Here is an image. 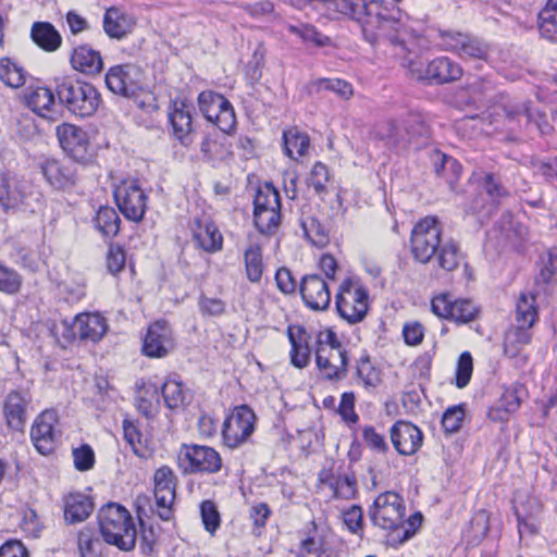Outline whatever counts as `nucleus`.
<instances>
[{"label": "nucleus", "instance_id": "obj_1", "mask_svg": "<svg viewBox=\"0 0 557 557\" xmlns=\"http://www.w3.org/2000/svg\"><path fill=\"white\" fill-rule=\"evenodd\" d=\"M411 253L413 258L423 264L436 260L444 271L456 270L462 255L458 245L453 240H442V230L435 218L428 216L419 221L411 232Z\"/></svg>", "mask_w": 557, "mask_h": 557}, {"label": "nucleus", "instance_id": "obj_2", "mask_svg": "<svg viewBox=\"0 0 557 557\" xmlns=\"http://www.w3.org/2000/svg\"><path fill=\"white\" fill-rule=\"evenodd\" d=\"M334 8L342 14L348 15L362 23L364 37L371 44L387 38L391 42H398L397 37L391 36L389 30L395 21L380 11L376 0H332Z\"/></svg>", "mask_w": 557, "mask_h": 557}, {"label": "nucleus", "instance_id": "obj_3", "mask_svg": "<svg viewBox=\"0 0 557 557\" xmlns=\"http://www.w3.org/2000/svg\"><path fill=\"white\" fill-rule=\"evenodd\" d=\"M99 529L103 540L121 550L135 547L137 530L129 511L121 505L108 504L98 513Z\"/></svg>", "mask_w": 557, "mask_h": 557}, {"label": "nucleus", "instance_id": "obj_4", "mask_svg": "<svg viewBox=\"0 0 557 557\" xmlns=\"http://www.w3.org/2000/svg\"><path fill=\"white\" fill-rule=\"evenodd\" d=\"M55 92L61 103L77 116H90L99 107L98 90L87 83L63 76L54 79Z\"/></svg>", "mask_w": 557, "mask_h": 557}, {"label": "nucleus", "instance_id": "obj_5", "mask_svg": "<svg viewBox=\"0 0 557 557\" xmlns=\"http://www.w3.org/2000/svg\"><path fill=\"white\" fill-rule=\"evenodd\" d=\"M336 309L341 318L350 324L361 322L369 309L368 290L359 283L345 280L335 296Z\"/></svg>", "mask_w": 557, "mask_h": 557}, {"label": "nucleus", "instance_id": "obj_6", "mask_svg": "<svg viewBox=\"0 0 557 557\" xmlns=\"http://www.w3.org/2000/svg\"><path fill=\"white\" fill-rule=\"evenodd\" d=\"M406 506L403 497L395 492L381 493L369 509L372 523L383 530L398 531L404 527Z\"/></svg>", "mask_w": 557, "mask_h": 557}, {"label": "nucleus", "instance_id": "obj_7", "mask_svg": "<svg viewBox=\"0 0 557 557\" xmlns=\"http://www.w3.org/2000/svg\"><path fill=\"white\" fill-rule=\"evenodd\" d=\"M177 466L184 474L215 473L222 462L220 455L209 446L183 444L177 454Z\"/></svg>", "mask_w": 557, "mask_h": 557}, {"label": "nucleus", "instance_id": "obj_8", "mask_svg": "<svg viewBox=\"0 0 557 557\" xmlns=\"http://www.w3.org/2000/svg\"><path fill=\"white\" fill-rule=\"evenodd\" d=\"M40 195L34 191L28 181L21 180L10 173L0 174V205L4 209H15L21 206L34 210V202H38Z\"/></svg>", "mask_w": 557, "mask_h": 557}, {"label": "nucleus", "instance_id": "obj_9", "mask_svg": "<svg viewBox=\"0 0 557 557\" xmlns=\"http://www.w3.org/2000/svg\"><path fill=\"white\" fill-rule=\"evenodd\" d=\"M199 108L203 116L215 124L223 133L230 134L236 124L234 110L222 95L202 91L198 97Z\"/></svg>", "mask_w": 557, "mask_h": 557}, {"label": "nucleus", "instance_id": "obj_10", "mask_svg": "<svg viewBox=\"0 0 557 557\" xmlns=\"http://www.w3.org/2000/svg\"><path fill=\"white\" fill-rule=\"evenodd\" d=\"M409 71L413 78L435 84L450 83L462 76L461 66L446 57L434 59L426 65L419 62H410Z\"/></svg>", "mask_w": 557, "mask_h": 557}, {"label": "nucleus", "instance_id": "obj_11", "mask_svg": "<svg viewBox=\"0 0 557 557\" xmlns=\"http://www.w3.org/2000/svg\"><path fill=\"white\" fill-rule=\"evenodd\" d=\"M441 46L453 53L458 54L462 59L486 60L490 47L483 40L469 34L441 30Z\"/></svg>", "mask_w": 557, "mask_h": 557}, {"label": "nucleus", "instance_id": "obj_12", "mask_svg": "<svg viewBox=\"0 0 557 557\" xmlns=\"http://www.w3.org/2000/svg\"><path fill=\"white\" fill-rule=\"evenodd\" d=\"M144 73L135 64L115 65L109 69L106 75V85L115 95L133 97L141 88Z\"/></svg>", "mask_w": 557, "mask_h": 557}, {"label": "nucleus", "instance_id": "obj_13", "mask_svg": "<svg viewBox=\"0 0 557 557\" xmlns=\"http://www.w3.org/2000/svg\"><path fill=\"white\" fill-rule=\"evenodd\" d=\"M115 202L126 219L139 222L146 212V195L134 180L122 182L114 190Z\"/></svg>", "mask_w": 557, "mask_h": 557}, {"label": "nucleus", "instance_id": "obj_14", "mask_svg": "<svg viewBox=\"0 0 557 557\" xmlns=\"http://www.w3.org/2000/svg\"><path fill=\"white\" fill-rule=\"evenodd\" d=\"M66 331L71 333L64 334L66 338H75L78 336L81 341L99 342L108 331V323L104 317L99 313H79L75 317L72 324L63 322Z\"/></svg>", "mask_w": 557, "mask_h": 557}, {"label": "nucleus", "instance_id": "obj_15", "mask_svg": "<svg viewBox=\"0 0 557 557\" xmlns=\"http://www.w3.org/2000/svg\"><path fill=\"white\" fill-rule=\"evenodd\" d=\"M77 164L72 159H47L41 163V173L47 183L54 189L73 187L77 180Z\"/></svg>", "mask_w": 557, "mask_h": 557}, {"label": "nucleus", "instance_id": "obj_16", "mask_svg": "<svg viewBox=\"0 0 557 557\" xmlns=\"http://www.w3.org/2000/svg\"><path fill=\"white\" fill-rule=\"evenodd\" d=\"M57 136L70 159L83 162L87 159L89 138L87 133L73 124L63 123L57 127Z\"/></svg>", "mask_w": 557, "mask_h": 557}, {"label": "nucleus", "instance_id": "obj_17", "mask_svg": "<svg viewBox=\"0 0 557 557\" xmlns=\"http://www.w3.org/2000/svg\"><path fill=\"white\" fill-rule=\"evenodd\" d=\"M154 497L159 517L165 521L170 520L175 499V476L171 468L161 467L156 471Z\"/></svg>", "mask_w": 557, "mask_h": 557}, {"label": "nucleus", "instance_id": "obj_18", "mask_svg": "<svg viewBox=\"0 0 557 557\" xmlns=\"http://www.w3.org/2000/svg\"><path fill=\"white\" fill-rule=\"evenodd\" d=\"M174 345L170 326L163 321H158L148 327L144 338L143 352L151 358H162L173 350Z\"/></svg>", "mask_w": 557, "mask_h": 557}, {"label": "nucleus", "instance_id": "obj_19", "mask_svg": "<svg viewBox=\"0 0 557 557\" xmlns=\"http://www.w3.org/2000/svg\"><path fill=\"white\" fill-rule=\"evenodd\" d=\"M393 446L398 454L411 456L416 454L423 443L421 430L408 421H397L389 430Z\"/></svg>", "mask_w": 557, "mask_h": 557}, {"label": "nucleus", "instance_id": "obj_20", "mask_svg": "<svg viewBox=\"0 0 557 557\" xmlns=\"http://www.w3.org/2000/svg\"><path fill=\"white\" fill-rule=\"evenodd\" d=\"M300 295L306 306L315 311L326 310L331 302L329 285L318 274H309L302 277Z\"/></svg>", "mask_w": 557, "mask_h": 557}, {"label": "nucleus", "instance_id": "obj_21", "mask_svg": "<svg viewBox=\"0 0 557 557\" xmlns=\"http://www.w3.org/2000/svg\"><path fill=\"white\" fill-rule=\"evenodd\" d=\"M57 414L54 411H44L40 413L30 431V437L34 446L41 455H49L55 447V431Z\"/></svg>", "mask_w": 557, "mask_h": 557}, {"label": "nucleus", "instance_id": "obj_22", "mask_svg": "<svg viewBox=\"0 0 557 557\" xmlns=\"http://www.w3.org/2000/svg\"><path fill=\"white\" fill-rule=\"evenodd\" d=\"M169 121L173 129L174 137L182 145L188 146L191 143L193 133V106L185 100L175 99L169 110Z\"/></svg>", "mask_w": 557, "mask_h": 557}, {"label": "nucleus", "instance_id": "obj_23", "mask_svg": "<svg viewBox=\"0 0 557 557\" xmlns=\"http://www.w3.org/2000/svg\"><path fill=\"white\" fill-rule=\"evenodd\" d=\"M288 339L292 345L290 361L296 368L307 367L311 359L313 337L304 326H288Z\"/></svg>", "mask_w": 557, "mask_h": 557}, {"label": "nucleus", "instance_id": "obj_24", "mask_svg": "<svg viewBox=\"0 0 557 557\" xmlns=\"http://www.w3.org/2000/svg\"><path fill=\"white\" fill-rule=\"evenodd\" d=\"M30 397L27 393L13 391L9 393L3 406L5 424L13 431H23L27 420V407Z\"/></svg>", "mask_w": 557, "mask_h": 557}, {"label": "nucleus", "instance_id": "obj_25", "mask_svg": "<svg viewBox=\"0 0 557 557\" xmlns=\"http://www.w3.org/2000/svg\"><path fill=\"white\" fill-rule=\"evenodd\" d=\"M314 342L317 344V352L326 355L331 363L347 369L349 360L347 351L342 347L336 334L332 330L319 332Z\"/></svg>", "mask_w": 557, "mask_h": 557}, {"label": "nucleus", "instance_id": "obj_26", "mask_svg": "<svg viewBox=\"0 0 557 557\" xmlns=\"http://www.w3.org/2000/svg\"><path fill=\"white\" fill-rule=\"evenodd\" d=\"M25 106L40 116H47L52 112L55 103L53 91L40 85L28 86L23 92Z\"/></svg>", "mask_w": 557, "mask_h": 557}, {"label": "nucleus", "instance_id": "obj_27", "mask_svg": "<svg viewBox=\"0 0 557 557\" xmlns=\"http://www.w3.org/2000/svg\"><path fill=\"white\" fill-rule=\"evenodd\" d=\"M193 238L207 252H215L222 248L223 237L218 227L209 220L196 219L193 226Z\"/></svg>", "mask_w": 557, "mask_h": 557}, {"label": "nucleus", "instance_id": "obj_28", "mask_svg": "<svg viewBox=\"0 0 557 557\" xmlns=\"http://www.w3.org/2000/svg\"><path fill=\"white\" fill-rule=\"evenodd\" d=\"M135 25L133 15L112 7L108 9L103 17V28L107 35L112 38H122L132 32Z\"/></svg>", "mask_w": 557, "mask_h": 557}, {"label": "nucleus", "instance_id": "obj_29", "mask_svg": "<svg viewBox=\"0 0 557 557\" xmlns=\"http://www.w3.org/2000/svg\"><path fill=\"white\" fill-rule=\"evenodd\" d=\"M71 64L74 70L89 75L99 73L103 66L100 53L88 46H79L74 49Z\"/></svg>", "mask_w": 557, "mask_h": 557}, {"label": "nucleus", "instance_id": "obj_30", "mask_svg": "<svg viewBox=\"0 0 557 557\" xmlns=\"http://www.w3.org/2000/svg\"><path fill=\"white\" fill-rule=\"evenodd\" d=\"M244 405L236 406L223 424L222 436L230 448H237L244 441Z\"/></svg>", "mask_w": 557, "mask_h": 557}, {"label": "nucleus", "instance_id": "obj_31", "mask_svg": "<svg viewBox=\"0 0 557 557\" xmlns=\"http://www.w3.org/2000/svg\"><path fill=\"white\" fill-rule=\"evenodd\" d=\"M91 499L82 493H72L66 496L64 504V518L70 523L82 522L92 511Z\"/></svg>", "mask_w": 557, "mask_h": 557}, {"label": "nucleus", "instance_id": "obj_32", "mask_svg": "<svg viewBox=\"0 0 557 557\" xmlns=\"http://www.w3.org/2000/svg\"><path fill=\"white\" fill-rule=\"evenodd\" d=\"M136 407L145 417H153L160 407L159 387L150 382H141L136 389Z\"/></svg>", "mask_w": 557, "mask_h": 557}, {"label": "nucleus", "instance_id": "obj_33", "mask_svg": "<svg viewBox=\"0 0 557 557\" xmlns=\"http://www.w3.org/2000/svg\"><path fill=\"white\" fill-rule=\"evenodd\" d=\"M32 39L42 50L55 51L62 44V37L54 26L48 22H36L32 26Z\"/></svg>", "mask_w": 557, "mask_h": 557}, {"label": "nucleus", "instance_id": "obj_34", "mask_svg": "<svg viewBox=\"0 0 557 557\" xmlns=\"http://www.w3.org/2000/svg\"><path fill=\"white\" fill-rule=\"evenodd\" d=\"M528 506V508H524L523 504H521V506H515V511L518 519L519 534L521 537L524 535H534L539 530V525L534 521L533 516L541 511L542 505L536 498H529Z\"/></svg>", "mask_w": 557, "mask_h": 557}, {"label": "nucleus", "instance_id": "obj_35", "mask_svg": "<svg viewBox=\"0 0 557 557\" xmlns=\"http://www.w3.org/2000/svg\"><path fill=\"white\" fill-rule=\"evenodd\" d=\"M532 335L529 327L516 325L507 331L504 339V354L516 358L531 343Z\"/></svg>", "mask_w": 557, "mask_h": 557}, {"label": "nucleus", "instance_id": "obj_36", "mask_svg": "<svg viewBox=\"0 0 557 557\" xmlns=\"http://www.w3.org/2000/svg\"><path fill=\"white\" fill-rule=\"evenodd\" d=\"M300 226L305 237L312 246L324 248L330 243L329 231L314 215L302 214Z\"/></svg>", "mask_w": 557, "mask_h": 557}, {"label": "nucleus", "instance_id": "obj_37", "mask_svg": "<svg viewBox=\"0 0 557 557\" xmlns=\"http://www.w3.org/2000/svg\"><path fill=\"white\" fill-rule=\"evenodd\" d=\"M283 146L285 154L297 160L299 157L306 156L310 146V138L306 133L292 128L284 132Z\"/></svg>", "mask_w": 557, "mask_h": 557}, {"label": "nucleus", "instance_id": "obj_38", "mask_svg": "<svg viewBox=\"0 0 557 557\" xmlns=\"http://www.w3.org/2000/svg\"><path fill=\"white\" fill-rule=\"evenodd\" d=\"M252 202V213H261L265 210L281 207L280 194L271 183L260 184L255 189Z\"/></svg>", "mask_w": 557, "mask_h": 557}, {"label": "nucleus", "instance_id": "obj_39", "mask_svg": "<svg viewBox=\"0 0 557 557\" xmlns=\"http://www.w3.org/2000/svg\"><path fill=\"white\" fill-rule=\"evenodd\" d=\"M535 296L522 293L516 306V322L519 326L531 329L537 320Z\"/></svg>", "mask_w": 557, "mask_h": 557}, {"label": "nucleus", "instance_id": "obj_40", "mask_svg": "<svg viewBox=\"0 0 557 557\" xmlns=\"http://www.w3.org/2000/svg\"><path fill=\"white\" fill-rule=\"evenodd\" d=\"M0 79L10 88L17 89L26 82V72L10 58L0 59Z\"/></svg>", "mask_w": 557, "mask_h": 557}, {"label": "nucleus", "instance_id": "obj_41", "mask_svg": "<svg viewBox=\"0 0 557 557\" xmlns=\"http://www.w3.org/2000/svg\"><path fill=\"white\" fill-rule=\"evenodd\" d=\"M120 216L111 207H100L94 218L95 227L107 237H113L120 232Z\"/></svg>", "mask_w": 557, "mask_h": 557}, {"label": "nucleus", "instance_id": "obj_42", "mask_svg": "<svg viewBox=\"0 0 557 557\" xmlns=\"http://www.w3.org/2000/svg\"><path fill=\"white\" fill-rule=\"evenodd\" d=\"M539 20L541 35L550 41H557V0L546 1Z\"/></svg>", "mask_w": 557, "mask_h": 557}, {"label": "nucleus", "instance_id": "obj_43", "mask_svg": "<svg viewBox=\"0 0 557 557\" xmlns=\"http://www.w3.org/2000/svg\"><path fill=\"white\" fill-rule=\"evenodd\" d=\"M188 391L183 383L176 379L169 377L162 385V395L168 408L175 409L182 407L187 399Z\"/></svg>", "mask_w": 557, "mask_h": 557}, {"label": "nucleus", "instance_id": "obj_44", "mask_svg": "<svg viewBox=\"0 0 557 557\" xmlns=\"http://www.w3.org/2000/svg\"><path fill=\"white\" fill-rule=\"evenodd\" d=\"M323 89L331 90L343 99H349L354 94L352 86L339 78H319L308 85L310 94L319 92Z\"/></svg>", "mask_w": 557, "mask_h": 557}, {"label": "nucleus", "instance_id": "obj_45", "mask_svg": "<svg viewBox=\"0 0 557 557\" xmlns=\"http://www.w3.org/2000/svg\"><path fill=\"white\" fill-rule=\"evenodd\" d=\"M252 223L259 233L273 234L281 224V207L261 213H252Z\"/></svg>", "mask_w": 557, "mask_h": 557}, {"label": "nucleus", "instance_id": "obj_46", "mask_svg": "<svg viewBox=\"0 0 557 557\" xmlns=\"http://www.w3.org/2000/svg\"><path fill=\"white\" fill-rule=\"evenodd\" d=\"M437 158L441 160V164H435V173L445 177L450 189L455 190V184L462 172L461 164L455 158L446 154H438Z\"/></svg>", "mask_w": 557, "mask_h": 557}, {"label": "nucleus", "instance_id": "obj_47", "mask_svg": "<svg viewBox=\"0 0 557 557\" xmlns=\"http://www.w3.org/2000/svg\"><path fill=\"white\" fill-rule=\"evenodd\" d=\"M287 30L298 36L302 39L305 42H312L318 47H323L330 44V38L320 32L318 29L309 24H299V25H293L289 24L287 26Z\"/></svg>", "mask_w": 557, "mask_h": 557}, {"label": "nucleus", "instance_id": "obj_48", "mask_svg": "<svg viewBox=\"0 0 557 557\" xmlns=\"http://www.w3.org/2000/svg\"><path fill=\"white\" fill-rule=\"evenodd\" d=\"M203 158L208 161H225L232 154L228 145L213 138H206L200 148Z\"/></svg>", "mask_w": 557, "mask_h": 557}, {"label": "nucleus", "instance_id": "obj_49", "mask_svg": "<svg viewBox=\"0 0 557 557\" xmlns=\"http://www.w3.org/2000/svg\"><path fill=\"white\" fill-rule=\"evenodd\" d=\"M527 396V389L521 384H516L511 388L507 389L499 400L500 406L505 414H510L516 412L521 404L523 398Z\"/></svg>", "mask_w": 557, "mask_h": 557}, {"label": "nucleus", "instance_id": "obj_50", "mask_svg": "<svg viewBox=\"0 0 557 557\" xmlns=\"http://www.w3.org/2000/svg\"><path fill=\"white\" fill-rule=\"evenodd\" d=\"M330 182V172L325 164L315 162L311 169L310 175L307 178V185L314 189L319 196L327 193V183Z\"/></svg>", "mask_w": 557, "mask_h": 557}, {"label": "nucleus", "instance_id": "obj_51", "mask_svg": "<svg viewBox=\"0 0 557 557\" xmlns=\"http://www.w3.org/2000/svg\"><path fill=\"white\" fill-rule=\"evenodd\" d=\"M78 549L82 557H99L101 542L90 529H84L78 533Z\"/></svg>", "mask_w": 557, "mask_h": 557}, {"label": "nucleus", "instance_id": "obj_52", "mask_svg": "<svg viewBox=\"0 0 557 557\" xmlns=\"http://www.w3.org/2000/svg\"><path fill=\"white\" fill-rule=\"evenodd\" d=\"M356 374L364 387H375L380 383V372L373 367L369 357L361 358L356 367Z\"/></svg>", "mask_w": 557, "mask_h": 557}, {"label": "nucleus", "instance_id": "obj_53", "mask_svg": "<svg viewBox=\"0 0 557 557\" xmlns=\"http://www.w3.org/2000/svg\"><path fill=\"white\" fill-rule=\"evenodd\" d=\"M264 264L262 261L260 247L246 250V275L256 283L260 282L263 274Z\"/></svg>", "mask_w": 557, "mask_h": 557}, {"label": "nucleus", "instance_id": "obj_54", "mask_svg": "<svg viewBox=\"0 0 557 557\" xmlns=\"http://www.w3.org/2000/svg\"><path fill=\"white\" fill-rule=\"evenodd\" d=\"M315 361L321 374L326 380L339 381L347 375V369H344L338 364L331 363L324 354L315 351Z\"/></svg>", "mask_w": 557, "mask_h": 557}, {"label": "nucleus", "instance_id": "obj_55", "mask_svg": "<svg viewBox=\"0 0 557 557\" xmlns=\"http://www.w3.org/2000/svg\"><path fill=\"white\" fill-rule=\"evenodd\" d=\"M450 319L458 323H468L478 314V308L468 299L454 300Z\"/></svg>", "mask_w": 557, "mask_h": 557}, {"label": "nucleus", "instance_id": "obj_56", "mask_svg": "<svg viewBox=\"0 0 557 557\" xmlns=\"http://www.w3.org/2000/svg\"><path fill=\"white\" fill-rule=\"evenodd\" d=\"M473 360L470 352L465 351L460 355L456 370V385L459 388L466 387L472 376Z\"/></svg>", "mask_w": 557, "mask_h": 557}, {"label": "nucleus", "instance_id": "obj_57", "mask_svg": "<svg viewBox=\"0 0 557 557\" xmlns=\"http://www.w3.org/2000/svg\"><path fill=\"white\" fill-rule=\"evenodd\" d=\"M21 285L20 274L0 263V292L12 295L20 290Z\"/></svg>", "mask_w": 557, "mask_h": 557}, {"label": "nucleus", "instance_id": "obj_58", "mask_svg": "<svg viewBox=\"0 0 557 557\" xmlns=\"http://www.w3.org/2000/svg\"><path fill=\"white\" fill-rule=\"evenodd\" d=\"M463 418L465 410L461 405L449 407L442 417V426L446 433H455L460 429Z\"/></svg>", "mask_w": 557, "mask_h": 557}, {"label": "nucleus", "instance_id": "obj_59", "mask_svg": "<svg viewBox=\"0 0 557 557\" xmlns=\"http://www.w3.org/2000/svg\"><path fill=\"white\" fill-rule=\"evenodd\" d=\"M74 466L78 471L90 470L95 465V453L89 445H82L72 451Z\"/></svg>", "mask_w": 557, "mask_h": 557}, {"label": "nucleus", "instance_id": "obj_60", "mask_svg": "<svg viewBox=\"0 0 557 557\" xmlns=\"http://www.w3.org/2000/svg\"><path fill=\"white\" fill-rule=\"evenodd\" d=\"M362 437L366 445L373 451L377 454H385L388 451V444L385 437L377 433L373 426H364L362 430Z\"/></svg>", "mask_w": 557, "mask_h": 557}, {"label": "nucleus", "instance_id": "obj_61", "mask_svg": "<svg viewBox=\"0 0 557 557\" xmlns=\"http://www.w3.org/2000/svg\"><path fill=\"white\" fill-rule=\"evenodd\" d=\"M200 515L205 529L213 534L220 527V515L215 505L210 500L203 502L200 506Z\"/></svg>", "mask_w": 557, "mask_h": 557}, {"label": "nucleus", "instance_id": "obj_62", "mask_svg": "<svg viewBox=\"0 0 557 557\" xmlns=\"http://www.w3.org/2000/svg\"><path fill=\"white\" fill-rule=\"evenodd\" d=\"M422 523V515L416 512L409 517L407 521L404 520V527H399L398 534L393 539L396 544H403L411 539Z\"/></svg>", "mask_w": 557, "mask_h": 557}, {"label": "nucleus", "instance_id": "obj_63", "mask_svg": "<svg viewBox=\"0 0 557 557\" xmlns=\"http://www.w3.org/2000/svg\"><path fill=\"white\" fill-rule=\"evenodd\" d=\"M335 498L351 499L356 495V481L348 476L337 478L331 483Z\"/></svg>", "mask_w": 557, "mask_h": 557}, {"label": "nucleus", "instance_id": "obj_64", "mask_svg": "<svg viewBox=\"0 0 557 557\" xmlns=\"http://www.w3.org/2000/svg\"><path fill=\"white\" fill-rule=\"evenodd\" d=\"M540 278L546 284L557 280V249L542 258Z\"/></svg>", "mask_w": 557, "mask_h": 557}]
</instances>
